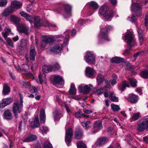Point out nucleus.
Returning <instances> with one entry per match:
<instances>
[{
  "label": "nucleus",
  "mask_w": 148,
  "mask_h": 148,
  "mask_svg": "<svg viewBox=\"0 0 148 148\" xmlns=\"http://www.w3.org/2000/svg\"><path fill=\"white\" fill-rule=\"evenodd\" d=\"M102 127L101 122L100 121H96L94 125V129L96 132H97L101 129Z\"/></svg>",
  "instance_id": "obj_30"
},
{
  "label": "nucleus",
  "mask_w": 148,
  "mask_h": 148,
  "mask_svg": "<svg viewBox=\"0 0 148 148\" xmlns=\"http://www.w3.org/2000/svg\"><path fill=\"white\" fill-rule=\"evenodd\" d=\"M141 76L144 78H148V71L145 70L142 71L141 73Z\"/></svg>",
  "instance_id": "obj_49"
},
{
  "label": "nucleus",
  "mask_w": 148,
  "mask_h": 148,
  "mask_svg": "<svg viewBox=\"0 0 148 148\" xmlns=\"http://www.w3.org/2000/svg\"><path fill=\"white\" fill-rule=\"evenodd\" d=\"M39 117L41 123H44L45 122L46 118V115L44 109H40Z\"/></svg>",
  "instance_id": "obj_22"
},
{
  "label": "nucleus",
  "mask_w": 148,
  "mask_h": 148,
  "mask_svg": "<svg viewBox=\"0 0 148 148\" xmlns=\"http://www.w3.org/2000/svg\"><path fill=\"white\" fill-rule=\"evenodd\" d=\"M12 101V99L11 98H7L3 99L2 100V102L0 103V108H3L10 104Z\"/></svg>",
  "instance_id": "obj_12"
},
{
  "label": "nucleus",
  "mask_w": 148,
  "mask_h": 148,
  "mask_svg": "<svg viewBox=\"0 0 148 148\" xmlns=\"http://www.w3.org/2000/svg\"><path fill=\"white\" fill-rule=\"evenodd\" d=\"M104 81V77L101 75L99 74L97 78V81L98 84L99 85L102 83Z\"/></svg>",
  "instance_id": "obj_39"
},
{
  "label": "nucleus",
  "mask_w": 148,
  "mask_h": 148,
  "mask_svg": "<svg viewBox=\"0 0 148 148\" xmlns=\"http://www.w3.org/2000/svg\"><path fill=\"white\" fill-rule=\"evenodd\" d=\"M112 11L111 10H108L103 17H104L106 19H108L112 17Z\"/></svg>",
  "instance_id": "obj_42"
},
{
  "label": "nucleus",
  "mask_w": 148,
  "mask_h": 148,
  "mask_svg": "<svg viewBox=\"0 0 148 148\" xmlns=\"http://www.w3.org/2000/svg\"><path fill=\"white\" fill-rule=\"evenodd\" d=\"M17 30L20 32H23L27 34L29 33L28 28L23 25H21L17 27Z\"/></svg>",
  "instance_id": "obj_19"
},
{
  "label": "nucleus",
  "mask_w": 148,
  "mask_h": 148,
  "mask_svg": "<svg viewBox=\"0 0 148 148\" xmlns=\"http://www.w3.org/2000/svg\"><path fill=\"white\" fill-rule=\"evenodd\" d=\"M39 83L42 84V83H46V79L45 75L44 73H40L38 76Z\"/></svg>",
  "instance_id": "obj_32"
},
{
  "label": "nucleus",
  "mask_w": 148,
  "mask_h": 148,
  "mask_svg": "<svg viewBox=\"0 0 148 148\" xmlns=\"http://www.w3.org/2000/svg\"><path fill=\"white\" fill-rule=\"evenodd\" d=\"M54 119L55 120H58L62 116V112L60 110H55L53 113Z\"/></svg>",
  "instance_id": "obj_15"
},
{
  "label": "nucleus",
  "mask_w": 148,
  "mask_h": 148,
  "mask_svg": "<svg viewBox=\"0 0 148 148\" xmlns=\"http://www.w3.org/2000/svg\"><path fill=\"white\" fill-rule=\"evenodd\" d=\"M52 145L48 141L45 142L43 148H52Z\"/></svg>",
  "instance_id": "obj_56"
},
{
  "label": "nucleus",
  "mask_w": 148,
  "mask_h": 148,
  "mask_svg": "<svg viewBox=\"0 0 148 148\" xmlns=\"http://www.w3.org/2000/svg\"><path fill=\"white\" fill-rule=\"evenodd\" d=\"M9 19L16 24H18L21 20L20 18L14 15H10L9 17Z\"/></svg>",
  "instance_id": "obj_27"
},
{
  "label": "nucleus",
  "mask_w": 148,
  "mask_h": 148,
  "mask_svg": "<svg viewBox=\"0 0 148 148\" xmlns=\"http://www.w3.org/2000/svg\"><path fill=\"white\" fill-rule=\"evenodd\" d=\"M82 112L80 110H79L77 112H76L75 114V116L76 118H78L81 116L82 115Z\"/></svg>",
  "instance_id": "obj_60"
},
{
  "label": "nucleus",
  "mask_w": 148,
  "mask_h": 148,
  "mask_svg": "<svg viewBox=\"0 0 148 148\" xmlns=\"http://www.w3.org/2000/svg\"><path fill=\"white\" fill-rule=\"evenodd\" d=\"M128 97L129 101L132 103L137 102L138 99V96L133 94H129Z\"/></svg>",
  "instance_id": "obj_21"
},
{
  "label": "nucleus",
  "mask_w": 148,
  "mask_h": 148,
  "mask_svg": "<svg viewBox=\"0 0 148 148\" xmlns=\"http://www.w3.org/2000/svg\"><path fill=\"white\" fill-rule=\"evenodd\" d=\"M32 93H37L38 92V88L33 86H31L29 89Z\"/></svg>",
  "instance_id": "obj_51"
},
{
  "label": "nucleus",
  "mask_w": 148,
  "mask_h": 148,
  "mask_svg": "<svg viewBox=\"0 0 148 148\" xmlns=\"http://www.w3.org/2000/svg\"><path fill=\"white\" fill-rule=\"evenodd\" d=\"M3 118L6 119H12V114L9 110L6 111L4 112Z\"/></svg>",
  "instance_id": "obj_35"
},
{
  "label": "nucleus",
  "mask_w": 148,
  "mask_h": 148,
  "mask_svg": "<svg viewBox=\"0 0 148 148\" xmlns=\"http://www.w3.org/2000/svg\"><path fill=\"white\" fill-rule=\"evenodd\" d=\"M137 32L138 34L139 40L141 42H143L144 40V37L142 30L140 28H138Z\"/></svg>",
  "instance_id": "obj_36"
},
{
  "label": "nucleus",
  "mask_w": 148,
  "mask_h": 148,
  "mask_svg": "<svg viewBox=\"0 0 148 148\" xmlns=\"http://www.w3.org/2000/svg\"><path fill=\"white\" fill-rule=\"evenodd\" d=\"M137 17L133 15L131 17H128V20L132 22H134L136 20Z\"/></svg>",
  "instance_id": "obj_58"
},
{
  "label": "nucleus",
  "mask_w": 148,
  "mask_h": 148,
  "mask_svg": "<svg viewBox=\"0 0 148 148\" xmlns=\"http://www.w3.org/2000/svg\"><path fill=\"white\" fill-rule=\"evenodd\" d=\"M95 57L91 52L87 51L86 53L84 58L86 62L89 64H94L95 63Z\"/></svg>",
  "instance_id": "obj_5"
},
{
  "label": "nucleus",
  "mask_w": 148,
  "mask_h": 148,
  "mask_svg": "<svg viewBox=\"0 0 148 148\" xmlns=\"http://www.w3.org/2000/svg\"><path fill=\"white\" fill-rule=\"evenodd\" d=\"M42 71L46 73L51 72L53 70V68L52 66L44 65L42 68Z\"/></svg>",
  "instance_id": "obj_33"
},
{
  "label": "nucleus",
  "mask_w": 148,
  "mask_h": 148,
  "mask_svg": "<svg viewBox=\"0 0 148 148\" xmlns=\"http://www.w3.org/2000/svg\"><path fill=\"white\" fill-rule=\"evenodd\" d=\"M139 121V123L137 124L138 131L141 132L145 129L148 130V116L143 117Z\"/></svg>",
  "instance_id": "obj_4"
},
{
  "label": "nucleus",
  "mask_w": 148,
  "mask_h": 148,
  "mask_svg": "<svg viewBox=\"0 0 148 148\" xmlns=\"http://www.w3.org/2000/svg\"><path fill=\"white\" fill-rule=\"evenodd\" d=\"M7 3V0H1L0 1V7H4L6 5Z\"/></svg>",
  "instance_id": "obj_62"
},
{
  "label": "nucleus",
  "mask_w": 148,
  "mask_h": 148,
  "mask_svg": "<svg viewBox=\"0 0 148 148\" xmlns=\"http://www.w3.org/2000/svg\"><path fill=\"white\" fill-rule=\"evenodd\" d=\"M40 126L38 117H36L34 120V121L31 123V126L32 128H34L38 127Z\"/></svg>",
  "instance_id": "obj_26"
},
{
  "label": "nucleus",
  "mask_w": 148,
  "mask_h": 148,
  "mask_svg": "<svg viewBox=\"0 0 148 148\" xmlns=\"http://www.w3.org/2000/svg\"><path fill=\"white\" fill-rule=\"evenodd\" d=\"M142 6L137 3H132L131 9L132 12H134L137 15L140 16L141 15Z\"/></svg>",
  "instance_id": "obj_6"
},
{
  "label": "nucleus",
  "mask_w": 148,
  "mask_h": 148,
  "mask_svg": "<svg viewBox=\"0 0 148 148\" xmlns=\"http://www.w3.org/2000/svg\"><path fill=\"white\" fill-rule=\"evenodd\" d=\"M76 89L75 88L74 84H72L69 90V93L72 95H75L76 94Z\"/></svg>",
  "instance_id": "obj_40"
},
{
  "label": "nucleus",
  "mask_w": 148,
  "mask_h": 148,
  "mask_svg": "<svg viewBox=\"0 0 148 148\" xmlns=\"http://www.w3.org/2000/svg\"><path fill=\"white\" fill-rule=\"evenodd\" d=\"M20 97V101H16L13 106V111L14 116H17L18 113H20L22 110L23 107V99L22 96L19 94Z\"/></svg>",
  "instance_id": "obj_2"
},
{
  "label": "nucleus",
  "mask_w": 148,
  "mask_h": 148,
  "mask_svg": "<svg viewBox=\"0 0 148 148\" xmlns=\"http://www.w3.org/2000/svg\"><path fill=\"white\" fill-rule=\"evenodd\" d=\"M77 148H86L85 144L83 142H79L77 145Z\"/></svg>",
  "instance_id": "obj_55"
},
{
  "label": "nucleus",
  "mask_w": 148,
  "mask_h": 148,
  "mask_svg": "<svg viewBox=\"0 0 148 148\" xmlns=\"http://www.w3.org/2000/svg\"><path fill=\"white\" fill-rule=\"evenodd\" d=\"M23 86L25 88H29V87L31 86L29 83L28 82H23L22 83Z\"/></svg>",
  "instance_id": "obj_64"
},
{
  "label": "nucleus",
  "mask_w": 148,
  "mask_h": 148,
  "mask_svg": "<svg viewBox=\"0 0 148 148\" xmlns=\"http://www.w3.org/2000/svg\"><path fill=\"white\" fill-rule=\"evenodd\" d=\"M82 136V132L81 129L78 128L76 130L75 133V138L77 139L81 138Z\"/></svg>",
  "instance_id": "obj_29"
},
{
  "label": "nucleus",
  "mask_w": 148,
  "mask_h": 148,
  "mask_svg": "<svg viewBox=\"0 0 148 148\" xmlns=\"http://www.w3.org/2000/svg\"><path fill=\"white\" fill-rule=\"evenodd\" d=\"M73 131L71 128L66 130L65 141L67 145L69 146L71 141V139L73 135Z\"/></svg>",
  "instance_id": "obj_7"
},
{
  "label": "nucleus",
  "mask_w": 148,
  "mask_h": 148,
  "mask_svg": "<svg viewBox=\"0 0 148 148\" xmlns=\"http://www.w3.org/2000/svg\"><path fill=\"white\" fill-rule=\"evenodd\" d=\"M65 107L68 114H73V112L71 110V108L70 106H69L67 105H65Z\"/></svg>",
  "instance_id": "obj_57"
},
{
  "label": "nucleus",
  "mask_w": 148,
  "mask_h": 148,
  "mask_svg": "<svg viewBox=\"0 0 148 148\" xmlns=\"http://www.w3.org/2000/svg\"><path fill=\"white\" fill-rule=\"evenodd\" d=\"M12 7L14 11L21 8L22 5V3L21 2L17 1H13L12 2Z\"/></svg>",
  "instance_id": "obj_17"
},
{
  "label": "nucleus",
  "mask_w": 148,
  "mask_h": 148,
  "mask_svg": "<svg viewBox=\"0 0 148 148\" xmlns=\"http://www.w3.org/2000/svg\"><path fill=\"white\" fill-rule=\"evenodd\" d=\"M27 40L24 39H22L21 40V44L20 46V47H22L24 46H26L27 45Z\"/></svg>",
  "instance_id": "obj_53"
},
{
  "label": "nucleus",
  "mask_w": 148,
  "mask_h": 148,
  "mask_svg": "<svg viewBox=\"0 0 148 148\" xmlns=\"http://www.w3.org/2000/svg\"><path fill=\"white\" fill-rule=\"evenodd\" d=\"M129 80L132 87H135L136 86L137 81L136 79L133 78H129Z\"/></svg>",
  "instance_id": "obj_47"
},
{
  "label": "nucleus",
  "mask_w": 148,
  "mask_h": 148,
  "mask_svg": "<svg viewBox=\"0 0 148 148\" xmlns=\"http://www.w3.org/2000/svg\"><path fill=\"white\" fill-rule=\"evenodd\" d=\"M109 97L113 101L117 102L119 101L118 98L115 96L113 92H110L109 93Z\"/></svg>",
  "instance_id": "obj_37"
},
{
  "label": "nucleus",
  "mask_w": 148,
  "mask_h": 148,
  "mask_svg": "<svg viewBox=\"0 0 148 148\" xmlns=\"http://www.w3.org/2000/svg\"><path fill=\"white\" fill-rule=\"evenodd\" d=\"M42 20H41L40 17L38 16H35L34 19V25L37 27L42 26Z\"/></svg>",
  "instance_id": "obj_24"
},
{
  "label": "nucleus",
  "mask_w": 148,
  "mask_h": 148,
  "mask_svg": "<svg viewBox=\"0 0 148 148\" xmlns=\"http://www.w3.org/2000/svg\"><path fill=\"white\" fill-rule=\"evenodd\" d=\"M92 88V86L89 84L85 85L84 86L82 85H80L78 86V89L80 92L86 94L88 93Z\"/></svg>",
  "instance_id": "obj_8"
},
{
  "label": "nucleus",
  "mask_w": 148,
  "mask_h": 148,
  "mask_svg": "<svg viewBox=\"0 0 148 148\" xmlns=\"http://www.w3.org/2000/svg\"><path fill=\"white\" fill-rule=\"evenodd\" d=\"M42 25L48 27H55V26L49 23V22L47 20L43 21L42 23Z\"/></svg>",
  "instance_id": "obj_46"
},
{
  "label": "nucleus",
  "mask_w": 148,
  "mask_h": 148,
  "mask_svg": "<svg viewBox=\"0 0 148 148\" xmlns=\"http://www.w3.org/2000/svg\"><path fill=\"white\" fill-rule=\"evenodd\" d=\"M108 140V138L106 137L100 138L97 139L96 143L97 145L101 146L106 144Z\"/></svg>",
  "instance_id": "obj_23"
},
{
  "label": "nucleus",
  "mask_w": 148,
  "mask_h": 148,
  "mask_svg": "<svg viewBox=\"0 0 148 148\" xmlns=\"http://www.w3.org/2000/svg\"><path fill=\"white\" fill-rule=\"evenodd\" d=\"M3 134L6 135L7 134V132L5 129L2 128H0V137L3 136Z\"/></svg>",
  "instance_id": "obj_61"
},
{
  "label": "nucleus",
  "mask_w": 148,
  "mask_h": 148,
  "mask_svg": "<svg viewBox=\"0 0 148 148\" xmlns=\"http://www.w3.org/2000/svg\"><path fill=\"white\" fill-rule=\"evenodd\" d=\"M144 53V52L143 51H140L134 55L133 57H134V60H133V61H134L136 60V58L139 56H141L143 55Z\"/></svg>",
  "instance_id": "obj_54"
},
{
  "label": "nucleus",
  "mask_w": 148,
  "mask_h": 148,
  "mask_svg": "<svg viewBox=\"0 0 148 148\" xmlns=\"http://www.w3.org/2000/svg\"><path fill=\"white\" fill-rule=\"evenodd\" d=\"M10 92V88L6 84H4L3 86V89L2 94L3 95L8 94Z\"/></svg>",
  "instance_id": "obj_38"
},
{
  "label": "nucleus",
  "mask_w": 148,
  "mask_h": 148,
  "mask_svg": "<svg viewBox=\"0 0 148 148\" xmlns=\"http://www.w3.org/2000/svg\"><path fill=\"white\" fill-rule=\"evenodd\" d=\"M5 32H2V35L5 39L7 38V37L8 36L9 33H10L11 30L10 29L8 28H6L5 29Z\"/></svg>",
  "instance_id": "obj_44"
},
{
  "label": "nucleus",
  "mask_w": 148,
  "mask_h": 148,
  "mask_svg": "<svg viewBox=\"0 0 148 148\" xmlns=\"http://www.w3.org/2000/svg\"><path fill=\"white\" fill-rule=\"evenodd\" d=\"M141 117V115L140 113L137 112L133 114L131 119L134 121H135L138 120Z\"/></svg>",
  "instance_id": "obj_41"
},
{
  "label": "nucleus",
  "mask_w": 148,
  "mask_h": 148,
  "mask_svg": "<svg viewBox=\"0 0 148 148\" xmlns=\"http://www.w3.org/2000/svg\"><path fill=\"white\" fill-rule=\"evenodd\" d=\"M40 132L43 134H45L48 131V127L45 126H42L40 128Z\"/></svg>",
  "instance_id": "obj_45"
},
{
  "label": "nucleus",
  "mask_w": 148,
  "mask_h": 148,
  "mask_svg": "<svg viewBox=\"0 0 148 148\" xmlns=\"http://www.w3.org/2000/svg\"><path fill=\"white\" fill-rule=\"evenodd\" d=\"M6 40V42L9 46L12 48L14 47L13 43L10 38H8Z\"/></svg>",
  "instance_id": "obj_52"
},
{
  "label": "nucleus",
  "mask_w": 148,
  "mask_h": 148,
  "mask_svg": "<svg viewBox=\"0 0 148 148\" xmlns=\"http://www.w3.org/2000/svg\"><path fill=\"white\" fill-rule=\"evenodd\" d=\"M65 12L64 14V18H66L71 16V7L68 4H66L64 5Z\"/></svg>",
  "instance_id": "obj_11"
},
{
  "label": "nucleus",
  "mask_w": 148,
  "mask_h": 148,
  "mask_svg": "<svg viewBox=\"0 0 148 148\" xmlns=\"http://www.w3.org/2000/svg\"><path fill=\"white\" fill-rule=\"evenodd\" d=\"M42 40V43L46 42L47 43H52L54 40L55 38L54 36L51 35L44 36Z\"/></svg>",
  "instance_id": "obj_14"
},
{
  "label": "nucleus",
  "mask_w": 148,
  "mask_h": 148,
  "mask_svg": "<svg viewBox=\"0 0 148 148\" xmlns=\"http://www.w3.org/2000/svg\"><path fill=\"white\" fill-rule=\"evenodd\" d=\"M95 72V70L93 68L88 66L86 67L85 70L86 75V76L91 77H92Z\"/></svg>",
  "instance_id": "obj_18"
},
{
  "label": "nucleus",
  "mask_w": 148,
  "mask_h": 148,
  "mask_svg": "<svg viewBox=\"0 0 148 148\" xmlns=\"http://www.w3.org/2000/svg\"><path fill=\"white\" fill-rule=\"evenodd\" d=\"M113 29L112 27L108 25L104 27H100V32L98 35L99 44L103 42V40L108 41L109 38L108 36V32Z\"/></svg>",
  "instance_id": "obj_1"
},
{
  "label": "nucleus",
  "mask_w": 148,
  "mask_h": 148,
  "mask_svg": "<svg viewBox=\"0 0 148 148\" xmlns=\"http://www.w3.org/2000/svg\"><path fill=\"white\" fill-rule=\"evenodd\" d=\"M131 53V49H125L123 51V54L127 56H129Z\"/></svg>",
  "instance_id": "obj_63"
},
{
  "label": "nucleus",
  "mask_w": 148,
  "mask_h": 148,
  "mask_svg": "<svg viewBox=\"0 0 148 148\" xmlns=\"http://www.w3.org/2000/svg\"><path fill=\"white\" fill-rule=\"evenodd\" d=\"M33 6L31 5H28L27 8V10L29 12L33 13L34 12V10L33 9Z\"/></svg>",
  "instance_id": "obj_59"
},
{
  "label": "nucleus",
  "mask_w": 148,
  "mask_h": 148,
  "mask_svg": "<svg viewBox=\"0 0 148 148\" xmlns=\"http://www.w3.org/2000/svg\"><path fill=\"white\" fill-rule=\"evenodd\" d=\"M124 41L130 47H133L136 44L133 33L129 31H127V33L124 36Z\"/></svg>",
  "instance_id": "obj_3"
},
{
  "label": "nucleus",
  "mask_w": 148,
  "mask_h": 148,
  "mask_svg": "<svg viewBox=\"0 0 148 148\" xmlns=\"http://www.w3.org/2000/svg\"><path fill=\"white\" fill-rule=\"evenodd\" d=\"M130 86L129 83L126 81H124L121 85L119 86V88L122 91H124L126 87H129Z\"/></svg>",
  "instance_id": "obj_31"
},
{
  "label": "nucleus",
  "mask_w": 148,
  "mask_h": 148,
  "mask_svg": "<svg viewBox=\"0 0 148 148\" xmlns=\"http://www.w3.org/2000/svg\"><path fill=\"white\" fill-rule=\"evenodd\" d=\"M106 87H104L96 90L94 91V93L97 95H99L102 93L105 92V88H106Z\"/></svg>",
  "instance_id": "obj_43"
},
{
  "label": "nucleus",
  "mask_w": 148,
  "mask_h": 148,
  "mask_svg": "<svg viewBox=\"0 0 148 148\" xmlns=\"http://www.w3.org/2000/svg\"><path fill=\"white\" fill-rule=\"evenodd\" d=\"M62 47V44L57 42L55 44L54 46L51 47L50 48V50L51 51L57 54L61 52Z\"/></svg>",
  "instance_id": "obj_9"
},
{
  "label": "nucleus",
  "mask_w": 148,
  "mask_h": 148,
  "mask_svg": "<svg viewBox=\"0 0 148 148\" xmlns=\"http://www.w3.org/2000/svg\"><path fill=\"white\" fill-rule=\"evenodd\" d=\"M88 6L93 9V10H90L89 12V15H91L94 13V11L98 9L99 5L95 2L92 1L87 3Z\"/></svg>",
  "instance_id": "obj_10"
},
{
  "label": "nucleus",
  "mask_w": 148,
  "mask_h": 148,
  "mask_svg": "<svg viewBox=\"0 0 148 148\" xmlns=\"http://www.w3.org/2000/svg\"><path fill=\"white\" fill-rule=\"evenodd\" d=\"M36 55V53L35 51V47H31L30 51V59L34 61L35 60V57Z\"/></svg>",
  "instance_id": "obj_28"
},
{
  "label": "nucleus",
  "mask_w": 148,
  "mask_h": 148,
  "mask_svg": "<svg viewBox=\"0 0 148 148\" xmlns=\"http://www.w3.org/2000/svg\"><path fill=\"white\" fill-rule=\"evenodd\" d=\"M12 6H9L5 8L3 11L2 15L3 16L7 17L10 14L12 13L14 11Z\"/></svg>",
  "instance_id": "obj_13"
},
{
  "label": "nucleus",
  "mask_w": 148,
  "mask_h": 148,
  "mask_svg": "<svg viewBox=\"0 0 148 148\" xmlns=\"http://www.w3.org/2000/svg\"><path fill=\"white\" fill-rule=\"evenodd\" d=\"M108 10V8L107 6L103 5L99 10L98 13L99 15L100 16L103 17Z\"/></svg>",
  "instance_id": "obj_20"
},
{
  "label": "nucleus",
  "mask_w": 148,
  "mask_h": 148,
  "mask_svg": "<svg viewBox=\"0 0 148 148\" xmlns=\"http://www.w3.org/2000/svg\"><path fill=\"white\" fill-rule=\"evenodd\" d=\"M82 125L86 128V129L88 128L92 125V123L89 121H87L86 123H82Z\"/></svg>",
  "instance_id": "obj_48"
},
{
  "label": "nucleus",
  "mask_w": 148,
  "mask_h": 148,
  "mask_svg": "<svg viewBox=\"0 0 148 148\" xmlns=\"http://www.w3.org/2000/svg\"><path fill=\"white\" fill-rule=\"evenodd\" d=\"M53 81L57 84L62 85L64 83V80L62 77L59 75L55 76L53 79Z\"/></svg>",
  "instance_id": "obj_16"
},
{
  "label": "nucleus",
  "mask_w": 148,
  "mask_h": 148,
  "mask_svg": "<svg viewBox=\"0 0 148 148\" xmlns=\"http://www.w3.org/2000/svg\"><path fill=\"white\" fill-rule=\"evenodd\" d=\"M112 109L114 111H118L120 110V108L119 106L112 103L111 104Z\"/></svg>",
  "instance_id": "obj_50"
},
{
  "label": "nucleus",
  "mask_w": 148,
  "mask_h": 148,
  "mask_svg": "<svg viewBox=\"0 0 148 148\" xmlns=\"http://www.w3.org/2000/svg\"><path fill=\"white\" fill-rule=\"evenodd\" d=\"M123 60L124 59L123 58L118 57H115L112 58L111 60V62L112 63H119L123 61Z\"/></svg>",
  "instance_id": "obj_34"
},
{
  "label": "nucleus",
  "mask_w": 148,
  "mask_h": 148,
  "mask_svg": "<svg viewBox=\"0 0 148 148\" xmlns=\"http://www.w3.org/2000/svg\"><path fill=\"white\" fill-rule=\"evenodd\" d=\"M20 14L22 16L25 18L26 20L29 21L30 23H32L33 20L32 16L23 11L20 12Z\"/></svg>",
  "instance_id": "obj_25"
}]
</instances>
